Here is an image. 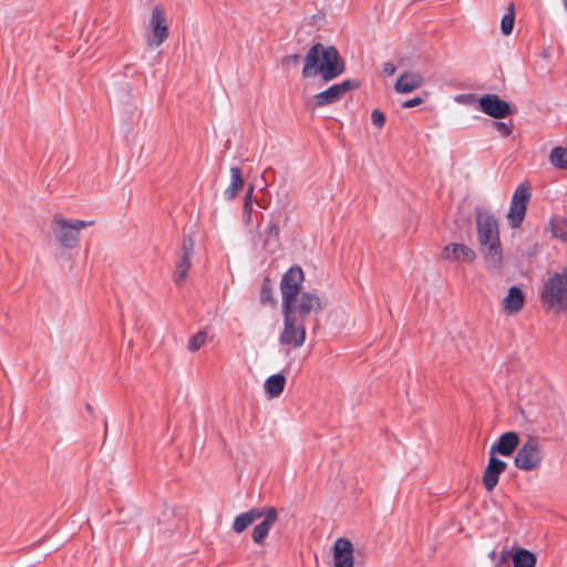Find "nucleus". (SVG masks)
<instances>
[{
  "instance_id": "f704fd0d",
  "label": "nucleus",
  "mask_w": 567,
  "mask_h": 567,
  "mask_svg": "<svg viewBox=\"0 0 567 567\" xmlns=\"http://www.w3.org/2000/svg\"><path fill=\"white\" fill-rule=\"evenodd\" d=\"M395 71L396 68L392 62H385L382 66V72L386 75H393Z\"/></svg>"
},
{
  "instance_id": "aec40b11",
  "label": "nucleus",
  "mask_w": 567,
  "mask_h": 567,
  "mask_svg": "<svg viewBox=\"0 0 567 567\" xmlns=\"http://www.w3.org/2000/svg\"><path fill=\"white\" fill-rule=\"evenodd\" d=\"M524 302L525 296L523 291L518 287L514 286L509 288L502 303L503 309L507 315H515L523 309Z\"/></svg>"
},
{
  "instance_id": "ea45409f",
  "label": "nucleus",
  "mask_w": 567,
  "mask_h": 567,
  "mask_svg": "<svg viewBox=\"0 0 567 567\" xmlns=\"http://www.w3.org/2000/svg\"><path fill=\"white\" fill-rule=\"evenodd\" d=\"M563 2H564L565 9L567 10V0H563Z\"/></svg>"
},
{
  "instance_id": "f8f14e48",
  "label": "nucleus",
  "mask_w": 567,
  "mask_h": 567,
  "mask_svg": "<svg viewBox=\"0 0 567 567\" xmlns=\"http://www.w3.org/2000/svg\"><path fill=\"white\" fill-rule=\"evenodd\" d=\"M194 255V239L187 236L183 239L182 248L179 251L176 270L174 272V281L176 285H182L186 279L187 271L192 264Z\"/></svg>"
},
{
  "instance_id": "f03ea898",
  "label": "nucleus",
  "mask_w": 567,
  "mask_h": 567,
  "mask_svg": "<svg viewBox=\"0 0 567 567\" xmlns=\"http://www.w3.org/2000/svg\"><path fill=\"white\" fill-rule=\"evenodd\" d=\"M475 224L480 251L487 269L499 271L503 267V249L496 217L487 210L480 209Z\"/></svg>"
},
{
  "instance_id": "c9c22d12",
  "label": "nucleus",
  "mask_w": 567,
  "mask_h": 567,
  "mask_svg": "<svg viewBox=\"0 0 567 567\" xmlns=\"http://www.w3.org/2000/svg\"><path fill=\"white\" fill-rule=\"evenodd\" d=\"M261 302H267L270 300V289L264 287L260 295Z\"/></svg>"
},
{
  "instance_id": "ddd939ff",
  "label": "nucleus",
  "mask_w": 567,
  "mask_h": 567,
  "mask_svg": "<svg viewBox=\"0 0 567 567\" xmlns=\"http://www.w3.org/2000/svg\"><path fill=\"white\" fill-rule=\"evenodd\" d=\"M507 468V463L497 458L496 456L489 455L487 466L483 474L484 487L491 492L495 488L498 483V477Z\"/></svg>"
},
{
  "instance_id": "473e14b6",
  "label": "nucleus",
  "mask_w": 567,
  "mask_h": 567,
  "mask_svg": "<svg viewBox=\"0 0 567 567\" xmlns=\"http://www.w3.org/2000/svg\"><path fill=\"white\" fill-rule=\"evenodd\" d=\"M300 60V55L299 54H290V55H286L284 59H282V63L286 64V65H295L299 62Z\"/></svg>"
},
{
  "instance_id": "c756f323",
  "label": "nucleus",
  "mask_w": 567,
  "mask_h": 567,
  "mask_svg": "<svg viewBox=\"0 0 567 567\" xmlns=\"http://www.w3.org/2000/svg\"><path fill=\"white\" fill-rule=\"evenodd\" d=\"M371 121L377 127H382L385 122V115L380 110H374L371 114Z\"/></svg>"
},
{
  "instance_id": "2f4dec72",
  "label": "nucleus",
  "mask_w": 567,
  "mask_h": 567,
  "mask_svg": "<svg viewBox=\"0 0 567 567\" xmlns=\"http://www.w3.org/2000/svg\"><path fill=\"white\" fill-rule=\"evenodd\" d=\"M278 203L282 210H286L289 207V205H290L289 194L286 190L281 195H279Z\"/></svg>"
},
{
  "instance_id": "39448f33",
  "label": "nucleus",
  "mask_w": 567,
  "mask_h": 567,
  "mask_svg": "<svg viewBox=\"0 0 567 567\" xmlns=\"http://www.w3.org/2000/svg\"><path fill=\"white\" fill-rule=\"evenodd\" d=\"M542 462L543 450L539 439L533 435L527 436L514 457L515 466L522 471L532 472L539 468Z\"/></svg>"
},
{
  "instance_id": "4c0bfd02",
  "label": "nucleus",
  "mask_w": 567,
  "mask_h": 567,
  "mask_svg": "<svg viewBox=\"0 0 567 567\" xmlns=\"http://www.w3.org/2000/svg\"><path fill=\"white\" fill-rule=\"evenodd\" d=\"M254 189H255L254 185H249L246 196H245V202H252Z\"/></svg>"
},
{
  "instance_id": "9b49d317",
  "label": "nucleus",
  "mask_w": 567,
  "mask_h": 567,
  "mask_svg": "<svg viewBox=\"0 0 567 567\" xmlns=\"http://www.w3.org/2000/svg\"><path fill=\"white\" fill-rule=\"evenodd\" d=\"M353 86L354 82L352 80L331 85L313 96L315 106L322 107L340 101Z\"/></svg>"
},
{
  "instance_id": "72a5a7b5",
  "label": "nucleus",
  "mask_w": 567,
  "mask_h": 567,
  "mask_svg": "<svg viewBox=\"0 0 567 567\" xmlns=\"http://www.w3.org/2000/svg\"><path fill=\"white\" fill-rule=\"evenodd\" d=\"M422 102H423V100L421 97H413L411 100L403 102L402 106L404 109H410V107H414V106L422 104Z\"/></svg>"
},
{
  "instance_id": "1a4fd4ad",
  "label": "nucleus",
  "mask_w": 567,
  "mask_h": 567,
  "mask_svg": "<svg viewBox=\"0 0 567 567\" xmlns=\"http://www.w3.org/2000/svg\"><path fill=\"white\" fill-rule=\"evenodd\" d=\"M529 198V187L525 184H520L514 192L511 208L507 213V220L512 228H517L523 223Z\"/></svg>"
},
{
  "instance_id": "9d476101",
  "label": "nucleus",
  "mask_w": 567,
  "mask_h": 567,
  "mask_svg": "<svg viewBox=\"0 0 567 567\" xmlns=\"http://www.w3.org/2000/svg\"><path fill=\"white\" fill-rule=\"evenodd\" d=\"M480 109L488 116L494 118H504L513 113V110L506 101L499 99L496 94H485L478 100Z\"/></svg>"
},
{
  "instance_id": "cd10ccee",
  "label": "nucleus",
  "mask_w": 567,
  "mask_h": 567,
  "mask_svg": "<svg viewBox=\"0 0 567 567\" xmlns=\"http://www.w3.org/2000/svg\"><path fill=\"white\" fill-rule=\"evenodd\" d=\"M207 333L205 331H199L196 334H194L189 341L187 349L190 352H195L202 348V346L206 342Z\"/></svg>"
},
{
  "instance_id": "7c9ffc66",
  "label": "nucleus",
  "mask_w": 567,
  "mask_h": 567,
  "mask_svg": "<svg viewBox=\"0 0 567 567\" xmlns=\"http://www.w3.org/2000/svg\"><path fill=\"white\" fill-rule=\"evenodd\" d=\"M494 128L501 133L503 136H509L512 134V125L504 122H494Z\"/></svg>"
},
{
  "instance_id": "bb28decb",
  "label": "nucleus",
  "mask_w": 567,
  "mask_h": 567,
  "mask_svg": "<svg viewBox=\"0 0 567 567\" xmlns=\"http://www.w3.org/2000/svg\"><path fill=\"white\" fill-rule=\"evenodd\" d=\"M515 22L514 4L509 3L508 11L503 16L501 21V30L504 35H509L513 31Z\"/></svg>"
},
{
  "instance_id": "a211bd4d",
  "label": "nucleus",
  "mask_w": 567,
  "mask_h": 567,
  "mask_svg": "<svg viewBox=\"0 0 567 567\" xmlns=\"http://www.w3.org/2000/svg\"><path fill=\"white\" fill-rule=\"evenodd\" d=\"M321 310L320 298L311 292H303L299 300L296 302V315L300 320L311 312H319Z\"/></svg>"
},
{
  "instance_id": "6e6552de",
  "label": "nucleus",
  "mask_w": 567,
  "mask_h": 567,
  "mask_svg": "<svg viewBox=\"0 0 567 567\" xmlns=\"http://www.w3.org/2000/svg\"><path fill=\"white\" fill-rule=\"evenodd\" d=\"M147 27L151 31L147 38V45L150 48H158L166 41L169 34L165 10L161 6L153 8Z\"/></svg>"
},
{
  "instance_id": "393cba45",
  "label": "nucleus",
  "mask_w": 567,
  "mask_h": 567,
  "mask_svg": "<svg viewBox=\"0 0 567 567\" xmlns=\"http://www.w3.org/2000/svg\"><path fill=\"white\" fill-rule=\"evenodd\" d=\"M549 161L555 167L567 169V147L553 148Z\"/></svg>"
},
{
  "instance_id": "dca6fc26",
  "label": "nucleus",
  "mask_w": 567,
  "mask_h": 567,
  "mask_svg": "<svg viewBox=\"0 0 567 567\" xmlns=\"http://www.w3.org/2000/svg\"><path fill=\"white\" fill-rule=\"evenodd\" d=\"M442 258L449 261L472 262L476 254L464 244H450L442 250Z\"/></svg>"
},
{
  "instance_id": "f257e3e1",
  "label": "nucleus",
  "mask_w": 567,
  "mask_h": 567,
  "mask_svg": "<svg viewBox=\"0 0 567 567\" xmlns=\"http://www.w3.org/2000/svg\"><path fill=\"white\" fill-rule=\"evenodd\" d=\"M344 72V62L338 50L332 45L315 43L303 59L302 76H320L330 82Z\"/></svg>"
},
{
  "instance_id": "b1692460",
  "label": "nucleus",
  "mask_w": 567,
  "mask_h": 567,
  "mask_svg": "<svg viewBox=\"0 0 567 567\" xmlns=\"http://www.w3.org/2000/svg\"><path fill=\"white\" fill-rule=\"evenodd\" d=\"M536 561V556L527 549L519 548L513 555L514 567H535Z\"/></svg>"
},
{
  "instance_id": "7ed1b4c3",
  "label": "nucleus",
  "mask_w": 567,
  "mask_h": 567,
  "mask_svg": "<svg viewBox=\"0 0 567 567\" xmlns=\"http://www.w3.org/2000/svg\"><path fill=\"white\" fill-rule=\"evenodd\" d=\"M542 300L555 311H567V267L548 278L542 291Z\"/></svg>"
},
{
  "instance_id": "f3484780",
  "label": "nucleus",
  "mask_w": 567,
  "mask_h": 567,
  "mask_svg": "<svg viewBox=\"0 0 567 567\" xmlns=\"http://www.w3.org/2000/svg\"><path fill=\"white\" fill-rule=\"evenodd\" d=\"M424 84V78L421 73L415 71H406L402 73L394 84L395 92L400 94H408Z\"/></svg>"
},
{
  "instance_id": "0eeeda50",
  "label": "nucleus",
  "mask_w": 567,
  "mask_h": 567,
  "mask_svg": "<svg viewBox=\"0 0 567 567\" xmlns=\"http://www.w3.org/2000/svg\"><path fill=\"white\" fill-rule=\"evenodd\" d=\"M303 271L300 267H291L282 277L280 291L282 308H296L297 297L303 282Z\"/></svg>"
},
{
  "instance_id": "20e7f679",
  "label": "nucleus",
  "mask_w": 567,
  "mask_h": 567,
  "mask_svg": "<svg viewBox=\"0 0 567 567\" xmlns=\"http://www.w3.org/2000/svg\"><path fill=\"white\" fill-rule=\"evenodd\" d=\"M52 231L56 240L65 248H73L80 240L81 229L92 226L91 220H68L62 215H55L52 220Z\"/></svg>"
},
{
  "instance_id": "58836bf2",
  "label": "nucleus",
  "mask_w": 567,
  "mask_h": 567,
  "mask_svg": "<svg viewBox=\"0 0 567 567\" xmlns=\"http://www.w3.org/2000/svg\"><path fill=\"white\" fill-rule=\"evenodd\" d=\"M244 219H245L246 224H250L251 223V214L244 215Z\"/></svg>"
},
{
  "instance_id": "5701e85b",
  "label": "nucleus",
  "mask_w": 567,
  "mask_h": 567,
  "mask_svg": "<svg viewBox=\"0 0 567 567\" xmlns=\"http://www.w3.org/2000/svg\"><path fill=\"white\" fill-rule=\"evenodd\" d=\"M285 384V375L281 373L272 374L265 381V392L270 399L278 398L282 393Z\"/></svg>"
},
{
  "instance_id": "4be33fe9",
  "label": "nucleus",
  "mask_w": 567,
  "mask_h": 567,
  "mask_svg": "<svg viewBox=\"0 0 567 567\" xmlns=\"http://www.w3.org/2000/svg\"><path fill=\"white\" fill-rule=\"evenodd\" d=\"M230 179L229 186L224 190V197L228 200L234 199L244 187L245 182L239 167L230 168Z\"/></svg>"
},
{
  "instance_id": "c85d7f7f",
  "label": "nucleus",
  "mask_w": 567,
  "mask_h": 567,
  "mask_svg": "<svg viewBox=\"0 0 567 567\" xmlns=\"http://www.w3.org/2000/svg\"><path fill=\"white\" fill-rule=\"evenodd\" d=\"M279 226L277 223H271L267 229V233H266V239H265V247L268 248L269 246L272 245V239L275 240V244L277 243L278 240V237H279Z\"/></svg>"
},
{
  "instance_id": "6ab92c4d",
  "label": "nucleus",
  "mask_w": 567,
  "mask_h": 567,
  "mask_svg": "<svg viewBox=\"0 0 567 567\" xmlns=\"http://www.w3.org/2000/svg\"><path fill=\"white\" fill-rule=\"evenodd\" d=\"M264 519L261 523L255 526L252 530V540L256 544H261L268 536L270 528L277 520V511L275 507H268L264 509Z\"/></svg>"
},
{
  "instance_id": "a878e982",
  "label": "nucleus",
  "mask_w": 567,
  "mask_h": 567,
  "mask_svg": "<svg viewBox=\"0 0 567 567\" xmlns=\"http://www.w3.org/2000/svg\"><path fill=\"white\" fill-rule=\"evenodd\" d=\"M551 233L555 237L567 243V220L561 217H555L550 220Z\"/></svg>"
},
{
  "instance_id": "423d86ee",
  "label": "nucleus",
  "mask_w": 567,
  "mask_h": 567,
  "mask_svg": "<svg viewBox=\"0 0 567 567\" xmlns=\"http://www.w3.org/2000/svg\"><path fill=\"white\" fill-rule=\"evenodd\" d=\"M284 330L279 341L281 344L300 348L306 340V327L302 320L296 315V308H282Z\"/></svg>"
},
{
  "instance_id": "2eb2a0df",
  "label": "nucleus",
  "mask_w": 567,
  "mask_h": 567,
  "mask_svg": "<svg viewBox=\"0 0 567 567\" xmlns=\"http://www.w3.org/2000/svg\"><path fill=\"white\" fill-rule=\"evenodd\" d=\"M334 567H353V546L349 539L339 538L333 545Z\"/></svg>"
},
{
  "instance_id": "4468645a",
  "label": "nucleus",
  "mask_w": 567,
  "mask_h": 567,
  "mask_svg": "<svg viewBox=\"0 0 567 567\" xmlns=\"http://www.w3.org/2000/svg\"><path fill=\"white\" fill-rule=\"evenodd\" d=\"M519 446V436L516 432H506L491 446L489 455L511 456Z\"/></svg>"
},
{
  "instance_id": "e433bc0d",
  "label": "nucleus",
  "mask_w": 567,
  "mask_h": 567,
  "mask_svg": "<svg viewBox=\"0 0 567 567\" xmlns=\"http://www.w3.org/2000/svg\"><path fill=\"white\" fill-rule=\"evenodd\" d=\"M252 214V202L244 203V215Z\"/></svg>"
},
{
  "instance_id": "412c9836",
  "label": "nucleus",
  "mask_w": 567,
  "mask_h": 567,
  "mask_svg": "<svg viewBox=\"0 0 567 567\" xmlns=\"http://www.w3.org/2000/svg\"><path fill=\"white\" fill-rule=\"evenodd\" d=\"M264 516V508H251L248 512H245L238 515L233 524V529L240 534L247 529L255 520L261 518Z\"/></svg>"
}]
</instances>
